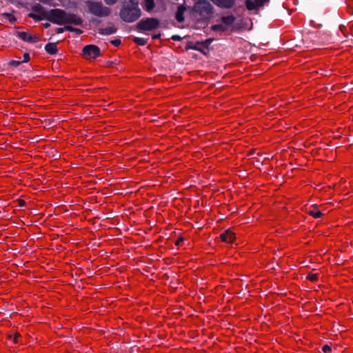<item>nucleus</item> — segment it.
<instances>
[{
  "instance_id": "nucleus-1",
  "label": "nucleus",
  "mask_w": 353,
  "mask_h": 353,
  "mask_svg": "<svg viewBox=\"0 0 353 353\" xmlns=\"http://www.w3.org/2000/svg\"><path fill=\"white\" fill-rule=\"evenodd\" d=\"M30 17L37 19L43 20L48 19L53 23L57 25L74 24L81 25L83 22L81 17L74 14L67 13L61 9H52L46 11L43 8H40L37 12L30 13Z\"/></svg>"
},
{
  "instance_id": "nucleus-2",
  "label": "nucleus",
  "mask_w": 353,
  "mask_h": 353,
  "mask_svg": "<svg viewBox=\"0 0 353 353\" xmlns=\"http://www.w3.org/2000/svg\"><path fill=\"white\" fill-rule=\"evenodd\" d=\"M122 8L119 16L122 20L128 23L137 21L141 17L139 0H121Z\"/></svg>"
},
{
  "instance_id": "nucleus-3",
  "label": "nucleus",
  "mask_w": 353,
  "mask_h": 353,
  "mask_svg": "<svg viewBox=\"0 0 353 353\" xmlns=\"http://www.w3.org/2000/svg\"><path fill=\"white\" fill-rule=\"evenodd\" d=\"M193 14L199 20L209 19L213 12V7L207 0H198L194 5Z\"/></svg>"
},
{
  "instance_id": "nucleus-4",
  "label": "nucleus",
  "mask_w": 353,
  "mask_h": 353,
  "mask_svg": "<svg viewBox=\"0 0 353 353\" xmlns=\"http://www.w3.org/2000/svg\"><path fill=\"white\" fill-rule=\"evenodd\" d=\"M88 12L98 17L108 16L111 10L109 8L104 6L101 2L87 1L85 2Z\"/></svg>"
},
{
  "instance_id": "nucleus-5",
  "label": "nucleus",
  "mask_w": 353,
  "mask_h": 353,
  "mask_svg": "<svg viewBox=\"0 0 353 353\" xmlns=\"http://www.w3.org/2000/svg\"><path fill=\"white\" fill-rule=\"evenodd\" d=\"M82 54L86 59H94L101 56V50L95 45H87L83 48Z\"/></svg>"
},
{
  "instance_id": "nucleus-6",
  "label": "nucleus",
  "mask_w": 353,
  "mask_h": 353,
  "mask_svg": "<svg viewBox=\"0 0 353 353\" xmlns=\"http://www.w3.org/2000/svg\"><path fill=\"white\" fill-rule=\"evenodd\" d=\"M159 26V22L154 18H148L141 20L138 23V28L141 30H153Z\"/></svg>"
},
{
  "instance_id": "nucleus-7",
  "label": "nucleus",
  "mask_w": 353,
  "mask_h": 353,
  "mask_svg": "<svg viewBox=\"0 0 353 353\" xmlns=\"http://www.w3.org/2000/svg\"><path fill=\"white\" fill-rule=\"evenodd\" d=\"M270 0H245V7L250 10H257L263 7Z\"/></svg>"
},
{
  "instance_id": "nucleus-8",
  "label": "nucleus",
  "mask_w": 353,
  "mask_h": 353,
  "mask_svg": "<svg viewBox=\"0 0 353 353\" xmlns=\"http://www.w3.org/2000/svg\"><path fill=\"white\" fill-rule=\"evenodd\" d=\"M17 35L21 40L32 43H36L39 40L38 36L32 34L28 32L19 31L17 32Z\"/></svg>"
},
{
  "instance_id": "nucleus-9",
  "label": "nucleus",
  "mask_w": 353,
  "mask_h": 353,
  "mask_svg": "<svg viewBox=\"0 0 353 353\" xmlns=\"http://www.w3.org/2000/svg\"><path fill=\"white\" fill-rule=\"evenodd\" d=\"M220 238L222 241L226 243H232L236 236L235 234L230 229H228L220 235Z\"/></svg>"
},
{
  "instance_id": "nucleus-10",
  "label": "nucleus",
  "mask_w": 353,
  "mask_h": 353,
  "mask_svg": "<svg viewBox=\"0 0 353 353\" xmlns=\"http://www.w3.org/2000/svg\"><path fill=\"white\" fill-rule=\"evenodd\" d=\"M215 5L223 8H230L235 3V0H210Z\"/></svg>"
},
{
  "instance_id": "nucleus-11",
  "label": "nucleus",
  "mask_w": 353,
  "mask_h": 353,
  "mask_svg": "<svg viewBox=\"0 0 353 353\" xmlns=\"http://www.w3.org/2000/svg\"><path fill=\"white\" fill-rule=\"evenodd\" d=\"M236 20V18L234 15L230 14L227 16H224L221 18V22L223 24L227 27V30H228L230 28H232L233 24Z\"/></svg>"
},
{
  "instance_id": "nucleus-12",
  "label": "nucleus",
  "mask_w": 353,
  "mask_h": 353,
  "mask_svg": "<svg viewBox=\"0 0 353 353\" xmlns=\"http://www.w3.org/2000/svg\"><path fill=\"white\" fill-rule=\"evenodd\" d=\"M185 10V7L183 5L178 7L175 17L179 22H183L184 21V12Z\"/></svg>"
},
{
  "instance_id": "nucleus-13",
  "label": "nucleus",
  "mask_w": 353,
  "mask_h": 353,
  "mask_svg": "<svg viewBox=\"0 0 353 353\" xmlns=\"http://www.w3.org/2000/svg\"><path fill=\"white\" fill-rule=\"evenodd\" d=\"M117 31L116 28L114 26H108L103 28L99 29V33L103 35H110L115 33Z\"/></svg>"
},
{
  "instance_id": "nucleus-14",
  "label": "nucleus",
  "mask_w": 353,
  "mask_h": 353,
  "mask_svg": "<svg viewBox=\"0 0 353 353\" xmlns=\"http://www.w3.org/2000/svg\"><path fill=\"white\" fill-rule=\"evenodd\" d=\"M45 49L46 52L50 54H54L57 52V45L54 43H49L46 44Z\"/></svg>"
},
{
  "instance_id": "nucleus-15",
  "label": "nucleus",
  "mask_w": 353,
  "mask_h": 353,
  "mask_svg": "<svg viewBox=\"0 0 353 353\" xmlns=\"http://www.w3.org/2000/svg\"><path fill=\"white\" fill-rule=\"evenodd\" d=\"M308 214L312 216L314 218H320L323 213L316 207H312L308 210Z\"/></svg>"
},
{
  "instance_id": "nucleus-16",
  "label": "nucleus",
  "mask_w": 353,
  "mask_h": 353,
  "mask_svg": "<svg viewBox=\"0 0 353 353\" xmlns=\"http://www.w3.org/2000/svg\"><path fill=\"white\" fill-rule=\"evenodd\" d=\"M154 8V0H143V8L148 12H150Z\"/></svg>"
},
{
  "instance_id": "nucleus-17",
  "label": "nucleus",
  "mask_w": 353,
  "mask_h": 353,
  "mask_svg": "<svg viewBox=\"0 0 353 353\" xmlns=\"http://www.w3.org/2000/svg\"><path fill=\"white\" fill-rule=\"evenodd\" d=\"M212 30L215 31V32H225V31L228 30H227V27H225L223 24V23L212 26Z\"/></svg>"
},
{
  "instance_id": "nucleus-18",
  "label": "nucleus",
  "mask_w": 353,
  "mask_h": 353,
  "mask_svg": "<svg viewBox=\"0 0 353 353\" xmlns=\"http://www.w3.org/2000/svg\"><path fill=\"white\" fill-rule=\"evenodd\" d=\"M65 30L70 31V32H74L78 34H80L82 33V30L79 28H72V26H65Z\"/></svg>"
},
{
  "instance_id": "nucleus-19",
  "label": "nucleus",
  "mask_w": 353,
  "mask_h": 353,
  "mask_svg": "<svg viewBox=\"0 0 353 353\" xmlns=\"http://www.w3.org/2000/svg\"><path fill=\"white\" fill-rule=\"evenodd\" d=\"M307 279L311 281H315L318 279V275L316 274L311 272L308 274V275L307 276Z\"/></svg>"
},
{
  "instance_id": "nucleus-20",
  "label": "nucleus",
  "mask_w": 353,
  "mask_h": 353,
  "mask_svg": "<svg viewBox=\"0 0 353 353\" xmlns=\"http://www.w3.org/2000/svg\"><path fill=\"white\" fill-rule=\"evenodd\" d=\"M322 350L325 353H330L331 352V347L327 345H324L323 347Z\"/></svg>"
},
{
  "instance_id": "nucleus-21",
  "label": "nucleus",
  "mask_w": 353,
  "mask_h": 353,
  "mask_svg": "<svg viewBox=\"0 0 353 353\" xmlns=\"http://www.w3.org/2000/svg\"><path fill=\"white\" fill-rule=\"evenodd\" d=\"M30 60V55L28 53L23 54V59L22 60L23 63H26Z\"/></svg>"
},
{
  "instance_id": "nucleus-22",
  "label": "nucleus",
  "mask_w": 353,
  "mask_h": 353,
  "mask_svg": "<svg viewBox=\"0 0 353 353\" xmlns=\"http://www.w3.org/2000/svg\"><path fill=\"white\" fill-rule=\"evenodd\" d=\"M110 43L114 46H119L121 43V41L119 39H114L112 40Z\"/></svg>"
},
{
  "instance_id": "nucleus-23",
  "label": "nucleus",
  "mask_w": 353,
  "mask_h": 353,
  "mask_svg": "<svg viewBox=\"0 0 353 353\" xmlns=\"http://www.w3.org/2000/svg\"><path fill=\"white\" fill-rule=\"evenodd\" d=\"M104 1L107 5L112 6L114 5L117 0H104Z\"/></svg>"
},
{
  "instance_id": "nucleus-24",
  "label": "nucleus",
  "mask_w": 353,
  "mask_h": 353,
  "mask_svg": "<svg viewBox=\"0 0 353 353\" xmlns=\"http://www.w3.org/2000/svg\"><path fill=\"white\" fill-rule=\"evenodd\" d=\"M20 337V334L18 333H16L13 338V342L17 343L19 342V338Z\"/></svg>"
},
{
  "instance_id": "nucleus-25",
  "label": "nucleus",
  "mask_w": 353,
  "mask_h": 353,
  "mask_svg": "<svg viewBox=\"0 0 353 353\" xmlns=\"http://www.w3.org/2000/svg\"><path fill=\"white\" fill-rule=\"evenodd\" d=\"M11 63H12V65H19V64L23 63V61H21V60H13V61H12Z\"/></svg>"
},
{
  "instance_id": "nucleus-26",
  "label": "nucleus",
  "mask_w": 353,
  "mask_h": 353,
  "mask_svg": "<svg viewBox=\"0 0 353 353\" xmlns=\"http://www.w3.org/2000/svg\"><path fill=\"white\" fill-rule=\"evenodd\" d=\"M183 241V239L182 237L178 238L176 239V241H175V245H179Z\"/></svg>"
},
{
  "instance_id": "nucleus-27",
  "label": "nucleus",
  "mask_w": 353,
  "mask_h": 353,
  "mask_svg": "<svg viewBox=\"0 0 353 353\" xmlns=\"http://www.w3.org/2000/svg\"><path fill=\"white\" fill-rule=\"evenodd\" d=\"M135 41H136L137 43L141 44V45H143V44H144V43H143V41H142V39H135Z\"/></svg>"
},
{
  "instance_id": "nucleus-28",
  "label": "nucleus",
  "mask_w": 353,
  "mask_h": 353,
  "mask_svg": "<svg viewBox=\"0 0 353 353\" xmlns=\"http://www.w3.org/2000/svg\"><path fill=\"white\" fill-rule=\"evenodd\" d=\"M172 39H174V40H180L181 39L180 37L178 36V35L172 36Z\"/></svg>"
},
{
  "instance_id": "nucleus-29",
  "label": "nucleus",
  "mask_w": 353,
  "mask_h": 353,
  "mask_svg": "<svg viewBox=\"0 0 353 353\" xmlns=\"http://www.w3.org/2000/svg\"><path fill=\"white\" fill-rule=\"evenodd\" d=\"M63 32V28H58V30H57V32L58 33H61V32Z\"/></svg>"
},
{
  "instance_id": "nucleus-30",
  "label": "nucleus",
  "mask_w": 353,
  "mask_h": 353,
  "mask_svg": "<svg viewBox=\"0 0 353 353\" xmlns=\"http://www.w3.org/2000/svg\"><path fill=\"white\" fill-rule=\"evenodd\" d=\"M50 26V24L46 23L45 25H44V27L45 28H48Z\"/></svg>"
},
{
  "instance_id": "nucleus-31",
  "label": "nucleus",
  "mask_w": 353,
  "mask_h": 353,
  "mask_svg": "<svg viewBox=\"0 0 353 353\" xmlns=\"http://www.w3.org/2000/svg\"><path fill=\"white\" fill-rule=\"evenodd\" d=\"M212 41V39H207L205 42L210 43Z\"/></svg>"
},
{
  "instance_id": "nucleus-32",
  "label": "nucleus",
  "mask_w": 353,
  "mask_h": 353,
  "mask_svg": "<svg viewBox=\"0 0 353 353\" xmlns=\"http://www.w3.org/2000/svg\"><path fill=\"white\" fill-rule=\"evenodd\" d=\"M41 2H46L47 1L46 0H41Z\"/></svg>"
}]
</instances>
